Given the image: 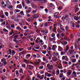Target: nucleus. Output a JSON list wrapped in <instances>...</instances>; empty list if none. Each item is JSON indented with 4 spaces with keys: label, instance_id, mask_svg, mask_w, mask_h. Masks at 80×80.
I'll return each mask as SVG.
<instances>
[{
    "label": "nucleus",
    "instance_id": "obj_1",
    "mask_svg": "<svg viewBox=\"0 0 80 80\" xmlns=\"http://www.w3.org/2000/svg\"><path fill=\"white\" fill-rule=\"evenodd\" d=\"M1 62H2V63L0 65L1 67H3H3H5V66L7 64V60H6V59L3 58L1 59Z\"/></svg>",
    "mask_w": 80,
    "mask_h": 80
},
{
    "label": "nucleus",
    "instance_id": "obj_2",
    "mask_svg": "<svg viewBox=\"0 0 80 80\" xmlns=\"http://www.w3.org/2000/svg\"><path fill=\"white\" fill-rule=\"evenodd\" d=\"M47 67L49 70H51L53 68V66L52 64H50L48 63L47 65Z\"/></svg>",
    "mask_w": 80,
    "mask_h": 80
},
{
    "label": "nucleus",
    "instance_id": "obj_3",
    "mask_svg": "<svg viewBox=\"0 0 80 80\" xmlns=\"http://www.w3.org/2000/svg\"><path fill=\"white\" fill-rule=\"evenodd\" d=\"M41 62V60L40 59H38V60L34 62V64L36 65H38L40 64V63Z\"/></svg>",
    "mask_w": 80,
    "mask_h": 80
},
{
    "label": "nucleus",
    "instance_id": "obj_4",
    "mask_svg": "<svg viewBox=\"0 0 80 80\" xmlns=\"http://www.w3.org/2000/svg\"><path fill=\"white\" fill-rule=\"evenodd\" d=\"M27 67L30 70H32V68H34V67L33 66L30 65H27Z\"/></svg>",
    "mask_w": 80,
    "mask_h": 80
},
{
    "label": "nucleus",
    "instance_id": "obj_5",
    "mask_svg": "<svg viewBox=\"0 0 80 80\" xmlns=\"http://www.w3.org/2000/svg\"><path fill=\"white\" fill-rule=\"evenodd\" d=\"M66 49H64V51H65V52H67V51H68V50H69V49H70V46H69V45L68 44L66 46Z\"/></svg>",
    "mask_w": 80,
    "mask_h": 80
},
{
    "label": "nucleus",
    "instance_id": "obj_6",
    "mask_svg": "<svg viewBox=\"0 0 80 80\" xmlns=\"http://www.w3.org/2000/svg\"><path fill=\"white\" fill-rule=\"evenodd\" d=\"M66 22L68 23H70V20H69V18H68V15H66Z\"/></svg>",
    "mask_w": 80,
    "mask_h": 80
},
{
    "label": "nucleus",
    "instance_id": "obj_7",
    "mask_svg": "<svg viewBox=\"0 0 80 80\" xmlns=\"http://www.w3.org/2000/svg\"><path fill=\"white\" fill-rule=\"evenodd\" d=\"M39 17V14H36L33 16L34 18H38Z\"/></svg>",
    "mask_w": 80,
    "mask_h": 80
},
{
    "label": "nucleus",
    "instance_id": "obj_8",
    "mask_svg": "<svg viewBox=\"0 0 80 80\" xmlns=\"http://www.w3.org/2000/svg\"><path fill=\"white\" fill-rule=\"evenodd\" d=\"M57 48V45H53L52 46V50H55L56 48Z\"/></svg>",
    "mask_w": 80,
    "mask_h": 80
},
{
    "label": "nucleus",
    "instance_id": "obj_9",
    "mask_svg": "<svg viewBox=\"0 0 80 80\" xmlns=\"http://www.w3.org/2000/svg\"><path fill=\"white\" fill-rule=\"evenodd\" d=\"M72 71L71 70H69L67 72V73L68 75H70L72 74Z\"/></svg>",
    "mask_w": 80,
    "mask_h": 80
},
{
    "label": "nucleus",
    "instance_id": "obj_10",
    "mask_svg": "<svg viewBox=\"0 0 80 80\" xmlns=\"http://www.w3.org/2000/svg\"><path fill=\"white\" fill-rule=\"evenodd\" d=\"M58 51L59 52H62V50H63V48H62V47L59 46L58 47Z\"/></svg>",
    "mask_w": 80,
    "mask_h": 80
},
{
    "label": "nucleus",
    "instance_id": "obj_11",
    "mask_svg": "<svg viewBox=\"0 0 80 80\" xmlns=\"http://www.w3.org/2000/svg\"><path fill=\"white\" fill-rule=\"evenodd\" d=\"M74 52V50H70L68 51V53H69V54H73V53Z\"/></svg>",
    "mask_w": 80,
    "mask_h": 80
},
{
    "label": "nucleus",
    "instance_id": "obj_12",
    "mask_svg": "<svg viewBox=\"0 0 80 80\" xmlns=\"http://www.w3.org/2000/svg\"><path fill=\"white\" fill-rule=\"evenodd\" d=\"M57 37L58 39H60V38H62V36H60V34L59 33H58L57 34Z\"/></svg>",
    "mask_w": 80,
    "mask_h": 80
},
{
    "label": "nucleus",
    "instance_id": "obj_13",
    "mask_svg": "<svg viewBox=\"0 0 80 80\" xmlns=\"http://www.w3.org/2000/svg\"><path fill=\"white\" fill-rule=\"evenodd\" d=\"M52 60L53 62H57L58 60V59L55 57L52 58Z\"/></svg>",
    "mask_w": 80,
    "mask_h": 80
},
{
    "label": "nucleus",
    "instance_id": "obj_14",
    "mask_svg": "<svg viewBox=\"0 0 80 80\" xmlns=\"http://www.w3.org/2000/svg\"><path fill=\"white\" fill-rule=\"evenodd\" d=\"M25 1L24 0H22V7L23 8L26 6V5L25 4Z\"/></svg>",
    "mask_w": 80,
    "mask_h": 80
},
{
    "label": "nucleus",
    "instance_id": "obj_15",
    "mask_svg": "<svg viewBox=\"0 0 80 80\" xmlns=\"http://www.w3.org/2000/svg\"><path fill=\"white\" fill-rule=\"evenodd\" d=\"M14 22H18L20 21V19L19 18H14Z\"/></svg>",
    "mask_w": 80,
    "mask_h": 80
},
{
    "label": "nucleus",
    "instance_id": "obj_16",
    "mask_svg": "<svg viewBox=\"0 0 80 80\" xmlns=\"http://www.w3.org/2000/svg\"><path fill=\"white\" fill-rule=\"evenodd\" d=\"M17 8H18L20 9H22V6L21 4L17 5Z\"/></svg>",
    "mask_w": 80,
    "mask_h": 80
},
{
    "label": "nucleus",
    "instance_id": "obj_17",
    "mask_svg": "<svg viewBox=\"0 0 80 80\" xmlns=\"http://www.w3.org/2000/svg\"><path fill=\"white\" fill-rule=\"evenodd\" d=\"M31 55L30 54H28L26 56L25 58L26 59H28L29 58V57H30Z\"/></svg>",
    "mask_w": 80,
    "mask_h": 80
},
{
    "label": "nucleus",
    "instance_id": "obj_18",
    "mask_svg": "<svg viewBox=\"0 0 80 80\" xmlns=\"http://www.w3.org/2000/svg\"><path fill=\"white\" fill-rule=\"evenodd\" d=\"M16 29L19 30V31H23V30L22 29V28L19 26H18L16 28Z\"/></svg>",
    "mask_w": 80,
    "mask_h": 80
},
{
    "label": "nucleus",
    "instance_id": "obj_19",
    "mask_svg": "<svg viewBox=\"0 0 80 80\" xmlns=\"http://www.w3.org/2000/svg\"><path fill=\"white\" fill-rule=\"evenodd\" d=\"M31 6H32V8H36V7H37L35 4L33 2L31 3Z\"/></svg>",
    "mask_w": 80,
    "mask_h": 80
},
{
    "label": "nucleus",
    "instance_id": "obj_20",
    "mask_svg": "<svg viewBox=\"0 0 80 80\" xmlns=\"http://www.w3.org/2000/svg\"><path fill=\"white\" fill-rule=\"evenodd\" d=\"M13 42H15L16 43H18L19 42V41L15 39H13Z\"/></svg>",
    "mask_w": 80,
    "mask_h": 80
},
{
    "label": "nucleus",
    "instance_id": "obj_21",
    "mask_svg": "<svg viewBox=\"0 0 80 80\" xmlns=\"http://www.w3.org/2000/svg\"><path fill=\"white\" fill-rule=\"evenodd\" d=\"M76 61H77V59H74V58L72 59L71 60V61L72 63H75V62H76Z\"/></svg>",
    "mask_w": 80,
    "mask_h": 80
},
{
    "label": "nucleus",
    "instance_id": "obj_22",
    "mask_svg": "<svg viewBox=\"0 0 80 80\" xmlns=\"http://www.w3.org/2000/svg\"><path fill=\"white\" fill-rule=\"evenodd\" d=\"M20 10H19L18 9H15L14 10V12L15 13H18V12H20Z\"/></svg>",
    "mask_w": 80,
    "mask_h": 80
},
{
    "label": "nucleus",
    "instance_id": "obj_23",
    "mask_svg": "<svg viewBox=\"0 0 80 80\" xmlns=\"http://www.w3.org/2000/svg\"><path fill=\"white\" fill-rule=\"evenodd\" d=\"M6 4L8 6H10V2L9 1H6Z\"/></svg>",
    "mask_w": 80,
    "mask_h": 80
},
{
    "label": "nucleus",
    "instance_id": "obj_24",
    "mask_svg": "<svg viewBox=\"0 0 80 80\" xmlns=\"http://www.w3.org/2000/svg\"><path fill=\"white\" fill-rule=\"evenodd\" d=\"M75 49L76 50H78V47H80L78 45L77 46L76 45V44H75Z\"/></svg>",
    "mask_w": 80,
    "mask_h": 80
},
{
    "label": "nucleus",
    "instance_id": "obj_25",
    "mask_svg": "<svg viewBox=\"0 0 80 80\" xmlns=\"http://www.w3.org/2000/svg\"><path fill=\"white\" fill-rule=\"evenodd\" d=\"M25 2L27 4H30V0H25Z\"/></svg>",
    "mask_w": 80,
    "mask_h": 80
},
{
    "label": "nucleus",
    "instance_id": "obj_26",
    "mask_svg": "<svg viewBox=\"0 0 80 80\" xmlns=\"http://www.w3.org/2000/svg\"><path fill=\"white\" fill-rule=\"evenodd\" d=\"M60 74V71H59V70L58 69L56 71V74L57 75H58L59 74Z\"/></svg>",
    "mask_w": 80,
    "mask_h": 80
},
{
    "label": "nucleus",
    "instance_id": "obj_27",
    "mask_svg": "<svg viewBox=\"0 0 80 80\" xmlns=\"http://www.w3.org/2000/svg\"><path fill=\"white\" fill-rule=\"evenodd\" d=\"M72 74L73 75H75V77H77V73L75 71H73Z\"/></svg>",
    "mask_w": 80,
    "mask_h": 80
},
{
    "label": "nucleus",
    "instance_id": "obj_28",
    "mask_svg": "<svg viewBox=\"0 0 80 80\" xmlns=\"http://www.w3.org/2000/svg\"><path fill=\"white\" fill-rule=\"evenodd\" d=\"M63 73H60V74L59 75V77L60 78H62V77H63L64 76L63 75Z\"/></svg>",
    "mask_w": 80,
    "mask_h": 80
},
{
    "label": "nucleus",
    "instance_id": "obj_29",
    "mask_svg": "<svg viewBox=\"0 0 80 80\" xmlns=\"http://www.w3.org/2000/svg\"><path fill=\"white\" fill-rule=\"evenodd\" d=\"M40 40V38H38L36 40V43H38V40Z\"/></svg>",
    "mask_w": 80,
    "mask_h": 80
},
{
    "label": "nucleus",
    "instance_id": "obj_30",
    "mask_svg": "<svg viewBox=\"0 0 80 80\" xmlns=\"http://www.w3.org/2000/svg\"><path fill=\"white\" fill-rule=\"evenodd\" d=\"M55 40V37H54L53 38H51L50 39V41H52V42Z\"/></svg>",
    "mask_w": 80,
    "mask_h": 80
},
{
    "label": "nucleus",
    "instance_id": "obj_31",
    "mask_svg": "<svg viewBox=\"0 0 80 80\" xmlns=\"http://www.w3.org/2000/svg\"><path fill=\"white\" fill-rule=\"evenodd\" d=\"M26 80H31V78L28 76H27L26 78Z\"/></svg>",
    "mask_w": 80,
    "mask_h": 80
},
{
    "label": "nucleus",
    "instance_id": "obj_32",
    "mask_svg": "<svg viewBox=\"0 0 80 80\" xmlns=\"http://www.w3.org/2000/svg\"><path fill=\"white\" fill-rule=\"evenodd\" d=\"M2 30L5 32H7V33H8V30H7V29L5 28H4L2 29Z\"/></svg>",
    "mask_w": 80,
    "mask_h": 80
},
{
    "label": "nucleus",
    "instance_id": "obj_33",
    "mask_svg": "<svg viewBox=\"0 0 80 80\" xmlns=\"http://www.w3.org/2000/svg\"><path fill=\"white\" fill-rule=\"evenodd\" d=\"M74 19L75 20H78V17L76 16H74Z\"/></svg>",
    "mask_w": 80,
    "mask_h": 80
},
{
    "label": "nucleus",
    "instance_id": "obj_34",
    "mask_svg": "<svg viewBox=\"0 0 80 80\" xmlns=\"http://www.w3.org/2000/svg\"><path fill=\"white\" fill-rule=\"evenodd\" d=\"M58 14H59V12H56L54 15V17H57V16H58Z\"/></svg>",
    "mask_w": 80,
    "mask_h": 80
},
{
    "label": "nucleus",
    "instance_id": "obj_35",
    "mask_svg": "<svg viewBox=\"0 0 80 80\" xmlns=\"http://www.w3.org/2000/svg\"><path fill=\"white\" fill-rule=\"evenodd\" d=\"M65 19H66V16H65V17H63L62 18V20H63V22H65Z\"/></svg>",
    "mask_w": 80,
    "mask_h": 80
},
{
    "label": "nucleus",
    "instance_id": "obj_36",
    "mask_svg": "<svg viewBox=\"0 0 80 80\" xmlns=\"http://www.w3.org/2000/svg\"><path fill=\"white\" fill-rule=\"evenodd\" d=\"M61 35L62 37H63L65 36V33L64 32H63L61 34Z\"/></svg>",
    "mask_w": 80,
    "mask_h": 80
},
{
    "label": "nucleus",
    "instance_id": "obj_37",
    "mask_svg": "<svg viewBox=\"0 0 80 80\" xmlns=\"http://www.w3.org/2000/svg\"><path fill=\"white\" fill-rule=\"evenodd\" d=\"M58 5H61V6H63V4L62 2H58Z\"/></svg>",
    "mask_w": 80,
    "mask_h": 80
},
{
    "label": "nucleus",
    "instance_id": "obj_38",
    "mask_svg": "<svg viewBox=\"0 0 80 80\" xmlns=\"http://www.w3.org/2000/svg\"><path fill=\"white\" fill-rule=\"evenodd\" d=\"M58 26H59V27H60V28L63 27V25L60 23H58Z\"/></svg>",
    "mask_w": 80,
    "mask_h": 80
},
{
    "label": "nucleus",
    "instance_id": "obj_39",
    "mask_svg": "<svg viewBox=\"0 0 80 80\" xmlns=\"http://www.w3.org/2000/svg\"><path fill=\"white\" fill-rule=\"evenodd\" d=\"M65 28V30H66L67 32L68 31V30H69V28H68V26H66Z\"/></svg>",
    "mask_w": 80,
    "mask_h": 80
},
{
    "label": "nucleus",
    "instance_id": "obj_40",
    "mask_svg": "<svg viewBox=\"0 0 80 80\" xmlns=\"http://www.w3.org/2000/svg\"><path fill=\"white\" fill-rule=\"evenodd\" d=\"M8 51L9 53L8 54H10V55H12V50H11L10 49H8Z\"/></svg>",
    "mask_w": 80,
    "mask_h": 80
},
{
    "label": "nucleus",
    "instance_id": "obj_41",
    "mask_svg": "<svg viewBox=\"0 0 80 80\" xmlns=\"http://www.w3.org/2000/svg\"><path fill=\"white\" fill-rule=\"evenodd\" d=\"M28 72L29 73L30 75H32V74H33V73H32V72H31L30 71L28 70Z\"/></svg>",
    "mask_w": 80,
    "mask_h": 80
},
{
    "label": "nucleus",
    "instance_id": "obj_42",
    "mask_svg": "<svg viewBox=\"0 0 80 80\" xmlns=\"http://www.w3.org/2000/svg\"><path fill=\"white\" fill-rule=\"evenodd\" d=\"M48 23L49 24V25H52L53 23V21H51V22H48Z\"/></svg>",
    "mask_w": 80,
    "mask_h": 80
},
{
    "label": "nucleus",
    "instance_id": "obj_43",
    "mask_svg": "<svg viewBox=\"0 0 80 80\" xmlns=\"http://www.w3.org/2000/svg\"><path fill=\"white\" fill-rule=\"evenodd\" d=\"M42 53H43V54H45L47 53V51H45V50H43L42 51Z\"/></svg>",
    "mask_w": 80,
    "mask_h": 80
},
{
    "label": "nucleus",
    "instance_id": "obj_44",
    "mask_svg": "<svg viewBox=\"0 0 80 80\" xmlns=\"http://www.w3.org/2000/svg\"><path fill=\"white\" fill-rule=\"evenodd\" d=\"M63 45H67L68 42H67V41H65L63 42Z\"/></svg>",
    "mask_w": 80,
    "mask_h": 80
},
{
    "label": "nucleus",
    "instance_id": "obj_45",
    "mask_svg": "<svg viewBox=\"0 0 80 80\" xmlns=\"http://www.w3.org/2000/svg\"><path fill=\"white\" fill-rule=\"evenodd\" d=\"M5 14L6 15V17H8V12H5Z\"/></svg>",
    "mask_w": 80,
    "mask_h": 80
},
{
    "label": "nucleus",
    "instance_id": "obj_46",
    "mask_svg": "<svg viewBox=\"0 0 80 80\" xmlns=\"http://www.w3.org/2000/svg\"><path fill=\"white\" fill-rule=\"evenodd\" d=\"M20 14H22L23 15V16H24L25 15V14H24V13H23V11H21L20 13Z\"/></svg>",
    "mask_w": 80,
    "mask_h": 80
},
{
    "label": "nucleus",
    "instance_id": "obj_47",
    "mask_svg": "<svg viewBox=\"0 0 80 80\" xmlns=\"http://www.w3.org/2000/svg\"><path fill=\"white\" fill-rule=\"evenodd\" d=\"M72 27H76V24L74 22H73L72 24Z\"/></svg>",
    "mask_w": 80,
    "mask_h": 80
},
{
    "label": "nucleus",
    "instance_id": "obj_48",
    "mask_svg": "<svg viewBox=\"0 0 80 80\" xmlns=\"http://www.w3.org/2000/svg\"><path fill=\"white\" fill-rule=\"evenodd\" d=\"M3 11L2 10H1L0 12V15H3Z\"/></svg>",
    "mask_w": 80,
    "mask_h": 80
},
{
    "label": "nucleus",
    "instance_id": "obj_49",
    "mask_svg": "<svg viewBox=\"0 0 80 80\" xmlns=\"http://www.w3.org/2000/svg\"><path fill=\"white\" fill-rule=\"evenodd\" d=\"M63 38L66 40H68V38L67 37H65L64 38Z\"/></svg>",
    "mask_w": 80,
    "mask_h": 80
},
{
    "label": "nucleus",
    "instance_id": "obj_50",
    "mask_svg": "<svg viewBox=\"0 0 80 80\" xmlns=\"http://www.w3.org/2000/svg\"><path fill=\"white\" fill-rule=\"evenodd\" d=\"M13 14V11H10V14L12 15Z\"/></svg>",
    "mask_w": 80,
    "mask_h": 80
},
{
    "label": "nucleus",
    "instance_id": "obj_51",
    "mask_svg": "<svg viewBox=\"0 0 80 80\" xmlns=\"http://www.w3.org/2000/svg\"><path fill=\"white\" fill-rule=\"evenodd\" d=\"M30 12H31V11L30 10H26V12L27 14L28 13H30Z\"/></svg>",
    "mask_w": 80,
    "mask_h": 80
},
{
    "label": "nucleus",
    "instance_id": "obj_52",
    "mask_svg": "<svg viewBox=\"0 0 80 80\" xmlns=\"http://www.w3.org/2000/svg\"><path fill=\"white\" fill-rule=\"evenodd\" d=\"M55 34L54 33H53L51 35L52 37H55Z\"/></svg>",
    "mask_w": 80,
    "mask_h": 80
},
{
    "label": "nucleus",
    "instance_id": "obj_53",
    "mask_svg": "<svg viewBox=\"0 0 80 80\" xmlns=\"http://www.w3.org/2000/svg\"><path fill=\"white\" fill-rule=\"evenodd\" d=\"M39 69H43V66H41L39 67Z\"/></svg>",
    "mask_w": 80,
    "mask_h": 80
},
{
    "label": "nucleus",
    "instance_id": "obj_54",
    "mask_svg": "<svg viewBox=\"0 0 80 80\" xmlns=\"http://www.w3.org/2000/svg\"><path fill=\"white\" fill-rule=\"evenodd\" d=\"M22 67H23V68H25V67H26L25 64H23L22 65Z\"/></svg>",
    "mask_w": 80,
    "mask_h": 80
},
{
    "label": "nucleus",
    "instance_id": "obj_55",
    "mask_svg": "<svg viewBox=\"0 0 80 80\" xmlns=\"http://www.w3.org/2000/svg\"><path fill=\"white\" fill-rule=\"evenodd\" d=\"M0 16L2 18H4V14H2L1 15H0Z\"/></svg>",
    "mask_w": 80,
    "mask_h": 80
},
{
    "label": "nucleus",
    "instance_id": "obj_56",
    "mask_svg": "<svg viewBox=\"0 0 80 80\" xmlns=\"http://www.w3.org/2000/svg\"><path fill=\"white\" fill-rule=\"evenodd\" d=\"M5 23H6L5 21L3 22H2L1 24V25H2H2H5Z\"/></svg>",
    "mask_w": 80,
    "mask_h": 80
},
{
    "label": "nucleus",
    "instance_id": "obj_57",
    "mask_svg": "<svg viewBox=\"0 0 80 80\" xmlns=\"http://www.w3.org/2000/svg\"><path fill=\"white\" fill-rule=\"evenodd\" d=\"M65 58H67V56H63L62 57V59H63V60H64V59H65Z\"/></svg>",
    "mask_w": 80,
    "mask_h": 80
},
{
    "label": "nucleus",
    "instance_id": "obj_58",
    "mask_svg": "<svg viewBox=\"0 0 80 80\" xmlns=\"http://www.w3.org/2000/svg\"><path fill=\"white\" fill-rule=\"evenodd\" d=\"M79 10V9L78 8H76V9L75 10V11L76 12H78V11Z\"/></svg>",
    "mask_w": 80,
    "mask_h": 80
},
{
    "label": "nucleus",
    "instance_id": "obj_59",
    "mask_svg": "<svg viewBox=\"0 0 80 80\" xmlns=\"http://www.w3.org/2000/svg\"><path fill=\"white\" fill-rule=\"evenodd\" d=\"M11 27L12 28H14V27H15V25L14 24H12L11 25Z\"/></svg>",
    "mask_w": 80,
    "mask_h": 80
},
{
    "label": "nucleus",
    "instance_id": "obj_60",
    "mask_svg": "<svg viewBox=\"0 0 80 80\" xmlns=\"http://www.w3.org/2000/svg\"><path fill=\"white\" fill-rule=\"evenodd\" d=\"M13 7V6L12 5H11V6H10L9 7H8V8H9V9H10V8H12Z\"/></svg>",
    "mask_w": 80,
    "mask_h": 80
},
{
    "label": "nucleus",
    "instance_id": "obj_61",
    "mask_svg": "<svg viewBox=\"0 0 80 80\" xmlns=\"http://www.w3.org/2000/svg\"><path fill=\"white\" fill-rule=\"evenodd\" d=\"M18 37V35H16L14 37V39H16Z\"/></svg>",
    "mask_w": 80,
    "mask_h": 80
},
{
    "label": "nucleus",
    "instance_id": "obj_62",
    "mask_svg": "<svg viewBox=\"0 0 80 80\" xmlns=\"http://www.w3.org/2000/svg\"><path fill=\"white\" fill-rule=\"evenodd\" d=\"M43 47H44V50H45V49H46V48H47V45H44L43 46Z\"/></svg>",
    "mask_w": 80,
    "mask_h": 80
},
{
    "label": "nucleus",
    "instance_id": "obj_63",
    "mask_svg": "<svg viewBox=\"0 0 80 80\" xmlns=\"http://www.w3.org/2000/svg\"><path fill=\"white\" fill-rule=\"evenodd\" d=\"M50 80H56V79H55V78H53V77H52L50 78Z\"/></svg>",
    "mask_w": 80,
    "mask_h": 80
},
{
    "label": "nucleus",
    "instance_id": "obj_64",
    "mask_svg": "<svg viewBox=\"0 0 80 80\" xmlns=\"http://www.w3.org/2000/svg\"><path fill=\"white\" fill-rule=\"evenodd\" d=\"M22 54H24L26 53V52L25 51H23L21 52Z\"/></svg>",
    "mask_w": 80,
    "mask_h": 80
}]
</instances>
